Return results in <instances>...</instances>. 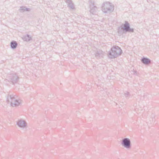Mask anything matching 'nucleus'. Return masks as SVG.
I'll list each match as a JSON object with an SVG mask.
<instances>
[{
	"label": "nucleus",
	"mask_w": 159,
	"mask_h": 159,
	"mask_svg": "<svg viewBox=\"0 0 159 159\" xmlns=\"http://www.w3.org/2000/svg\"><path fill=\"white\" fill-rule=\"evenodd\" d=\"M7 102L13 107L18 106L21 103V100L17 96L14 94L8 95Z\"/></svg>",
	"instance_id": "obj_1"
},
{
	"label": "nucleus",
	"mask_w": 159,
	"mask_h": 159,
	"mask_svg": "<svg viewBox=\"0 0 159 159\" xmlns=\"http://www.w3.org/2000/svg\"><path fill=\"white\" fill-rule=\"evenodd\" d=\"M122 52V50L118 46H114L111 49L108 57L111 58H115L120 56Z\"/></svg>",
	"instance_id": "obj_2"
},
{
	"label": "nucleus",
	"mask_w": 159,
	"mask_h": 159,
	"mask_svg": "<svg viewBox=\"0 0 159 159\" xmlns=\"http://www.w3.org/2000/svg\"><path fill=\"white\" fill-rule=\"evenodd\" d=\"M102 9L105 13H110L113 11L114 7L109 2H104L102 5Z\"/></svg>",
	"instance_id": "obj_3"
},
{
	"label": "nucleus",
	"mask_w": 159,
	"mask_h": 159,
	"mask_svg": "<svg viewBox=\"0 0 159 159\" xmlns=\"http://www.w3.org/2000/svg\"><path fill=\"white\" fill-rule=\"evenodd\" d=\"M121 145L128 150L130 149L131 148V143L130 140L128 138H125L121 140Z\"/></svg>",
	"instance_id": "obj_4"
},
{
	"label": "nucleus",
	"mask_w": 159,
	"mask_h": 159,
	"mask_svg": "<svg viewBox=\"0 0 159 159\" xmlns=\"http://www.w3.org/2000/svg\"><path fill=\"white\" fill-rule=\"evenodd\" d=\"M120 28L121 29L125 32H133L134 31L133 29L130 28L129 24L127 21L125 22V24H122Z\"/></svg>",
	"instance_id": "obj_5"
},
{
	"label": "nucleus",
	"mask_w": 159,
	"mask_h": 159,
	"mask_svg": "<svg viewBox=\"0 0 159 159\" xmlns=\"http://www.w3.org/2000/svg\"><path fill=\"white\" fill-rule=\"evenodd\" d=\"M16 124L20 128L22 129L26 128L27 127V123L26 121L22 119H19L16 122Z\"/></svg>",
	"instance_id": "obj_6"
},
{
	"label": "nucleus",
	"mask_w": 159,
	"mask_h": 159,
	"mask_svg": "<svg viewBox=\"0 0 159 159\" xmlns=\"http://www.w3.org/2000/svg\"><path fill=\"white\" fill-rule=\"evenodd\" d=\"M8 77L13 84L16 83L19 80L18 76L16 74H9Z\"/></svg>",
	"instance_id": "obj_7"
},
{
	"label": "nucleus",
	"mask_w": 159,
	"mask_h": 159,
	"mask_svg": "<svg viewBox=\"0 0 159 159\" xmlns=\"http://www.w3.org/2000/svg\"><path fill=\"white\" fill-rule=\"evenodd\" d=\"M95 55L96 58H100L103 57L104 55V52L101 50L97 49L95 51Z\"/></svg>",
	"instance_id": "obj_8"
},
{
	"label": "nucleus",
	"mask_w": 159,
	"mask_h": 159,
	"mask_svg": "<svg viewBox=\"0 0 159 159\" xmlns=\"http://www.w3.org/2000/svg\"><path fill=\"white\" fill-rule=\"evenodd\" d=\"M97 10V8L93 4L90 5V12L93 14H95Z\"/></svg>",
	"instance_id": "obj_9"
},
{
	"label": "nucleus",
	"mask_w": 159,
	"mask_h": 159,
	"mask_svg": "<svg viewBox=\"0 0 159 159\" xmlns=\"http://www.w3.org/2000/svg\"><path fill=\"white\" fill-rule=\"evenodd\" d=\"M141 61L143 63L145 64H148L151 62V60L149 59L143 57L141 59Z\"/></svg>",
	"instance_id": "obj_10"
},
{
	"label": "nucleus",
	"mask_w": 159,
	"mask_h": 159,
	"mask_svg": "<svg viewBox=\"0 0 159 159\" xmlns=\"http://www.w3.org/2000/svg\"><path fill=\"white\" fill-rule=\"evenodd\" d=\"M23 39L25 41L29 42L30 41V40H32V38L30 35L27 34L23 37Z\"/></svg>",
	"instance_id": "obj_11"
},
{
	"label": "nucleus",
	"mask_w": 159,
	"mask_h": 159,
	"mask_svg": "<svg viewBox=\"0 0 159 159\" xmlns=\"http://www.w3.org/2000/svg\"><path fill=\"white\" fill-rule=\"evenodd\" d=\"M19 11L21 12H23L25 11H29L30 10V8H26L25 7H20L19 9Z\"/></svg>",
	"instance_id": "obj_12"
},
{
	"label": "nucleus",
	"mask_w": 159,
	"mask_h": 159,
	"mask_svg": "<svg viewBox=\"0 0 159 159\" xmlns=\"http://www.w3.org/2000/svg\"><path fill=\"white\" fill-rule=\"evenodd\" d=\"M11 47L12 48L14 49L16 48L17 44L16 41H12L11 43Z\"/></svg>",
	"instance_id": "obj_13"
},
{
	"label": "nucleus",
	"mask_w": 159,
	"mask_h": 159,
	"mask_svg": "<svg viewBox=\"0 0 159 159\" xmlns=\"http://www.w3.org/2000/svg\"><path fill=\"white\" fill-rule=\"evenodd\" d=\"M67 6L68 7L70 8V9L72 10H74L75 9V6L73 2L68 4Z\"/></svg>",
	"instance_id": "obj_14"
},
{
	"label": "nucleus",
	"mask_w": 159,
	"mask_h": 159,
	"mask_svg": "<svg viewBox=\"0 0 159 159\" xmlns=\"http://www.w3.org/2000/svg\"><path fill=\"white\" fill-rule=\"evenodd\" d=\"M65 2L67 4V5L70 3H71L72 1V0H65Z\"/></svg>",
	"instance_id": "obj_15"
},
{
	"label": "nucleus",
	"mask_w": 159,
	"mask_h": 159,
	"mask_svg": "<svg viewBox=\"0 0 159 159\" xmlns=\"http://www.w3.org/2000/svg\"><path fill=\"white\" fill-rule=\"evenodd\" d=\"M129 93L128 92H126L125 93V97H127L129 96Z\"/></svg>",
	"instance_id": "obj_16"
},
{
	"label": "nucleus",
	"mask_w": 159,
	"mask_h": 159,
	"mask_svg": "<svg viewBox=\"0 0 159 159\" xmlns=\"http://www.w3.org/2000/svg\"><path fill=\"white\" fill-rule=\"evenodd\" d=\"M151 117L152 118V121H153L154 120V119L153 118L154 117V115L153 114H152L151 116Z\"/></svg>",
	"instance_id": "obj_17"
},
{
	"label": "nucleus",
	"mask_w": 159,
	"mask_h": 159,
	"mask_svg": "<svg viewBox=\"0 0 159 159\" xmlns=\"http://www.w3.org/2000/svg\"><path fill=\"white\" fill-rule=\"evenodd\" d=\"M138 106L136 107V108L134 109L135 111H137L136 109H137L138 108Z\"/></svg>",
	"instance_id": "obj_18"
}]
</instances>
